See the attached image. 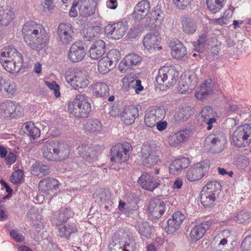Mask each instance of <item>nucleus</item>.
I'll return each instance as SVG.
<instances>
[{"label":"nucleus","instance_id":"f257e3e1","mask_svg":"<svg viewBox=\"0 0 251 251\" xmlns=\"http://www.w3.org/2000/svg\"><path fill=\"white\" fill-rule=\"evenodd\" d=\"M24 41L31 49L39 51L47 46L50 36L43 25L30 21L25 23L22 28Z\"/></svg>","mask_w":251,"mask_h":251},{"label":"nucleus","instance_id":"f03ea898","mask_svg":"<svg viewBox=\"0 0 251 251\" xmlns=\"http://www.w3.org/2000/svg\"><path fill=\"white\" fill-rule=\"evenodd\" d=\"M42 152L43 156L50 161H61L67 158L70 154V149L65 142H59L57 140H49L43 142Z\"/></svg>","mask_w":251,"mask_h":251},{"label":"nucleus","instance_id":"7ed1b4c3","mask_svg":"<svg viewBox=\"0 0 251 251\" xmlns=\"http://www.w3.org/2000/svg\"><path fill=\"white\" fill-rule=\"evenodd\" d=\"M0 62L7 72L15 73L21 70L23 59L21 54L15 49H4L0 52Z\"/></svg>","mask_w":251,"mask_h":251},{"label":"nucleus","instance_id":"20e7f679","mask_svg":"<svg viewBox=\"0 0 251 251\" xmlns=\"http://www.w3.org/2000/svg\"><path fill=\"white\" fill-rule=\"evenodd\" d=\"M68 110L75 117H87L91 110L89 97L82 94L76 95L73 100L69 104Z\"/></svg>","mask_w":251,"mask_h":251},{"label":"nucleus","instance_id":"39448f33","mask_svg":"<svg viewBox=\"0 0 251 251\" xmlns=\"http://www.w3.org/2000/svg\"><path fill=\"white\" fill-rule=\"evenodd\" d=\"M73 212L70 208H60L58 211V214L57 217L58 223L60 225L58 227V235L61 237H65L68 239L72 233L76 232L77 230L76 225L74 223H68L65 225H62L63 223L66 222L67 220L72 216Z\"/></svg>","mask_w":251,"mask_h":251},{"label":"nucleus","instance_id":"423d86ee","mask_svg":"<svg viewBox=\"0 0 251 251\" xmlns=\"http://www.w3.org/2000/svg\"><path fill=\"white\" fill-rule=\"evenodd\" d=\"M65 77L68 83L75 90H81L89 84L87 72L84 70L70 69L66 72Z\"/></svg>","mask_w":251,"mask_h":251},{"label":"nucleus","instance_id":"0eeeda50","mask_svg":"<svg viewBox=\"0 0 251 251\" xmlns=\"http://www.w3.org/2000/svg\"><path fill=\"white\" fill-rule=\"evenodd\" d=\"M232 140L237 147L248 146L251 143V126L244 124L238 126L232 134Z\"/></svg>","mask_w":251,"mask_h":251},{"label":"nucleus","instance_id":"6e6552de","mask_svg":"<svg viewBox=\"0 0 251 251\" xmlns=\"http://www.w3.org/2000/svg\"><path fill=\"white\" fill-rule=\"evenodd\" d=\"M132 150V147L128 143L118 144L113 146L110 151L111 161L120 164L126 162Z\"/></svg>","mask_w":251,"mask_h":251},{"label":"nucleus","instance_id":"1a4fd4ad","mask_svg":"<svg viewBox=\"0 0 251 251\" xmlns=\"http://www.w3.org/2000/svg\"><path fill=\"white\" fill-rule=\"evenodd\" d=\"M178 73L174 68L163 67L159 69L156 81L159 85H174L178 79Z\"/></svg>","mask_w":251,"mask_h":251},{"label":"nucleus","instance_id":"9d476101","mask_svg":"<svg viewBox=\"0 0 251 251\" xmlns=\"http://www.w3.org/2000/svg\"><path fill=\"white\" fill-rule=\"evenodd\" d=\"M206 141L209 143L211 151L216 153L221 152L225 148L226 138L223 132L216 131L209 135Z\"/></svg>","mask_w":251,"mask_h":251},{"label":"nucleus","instance_id":"9b49d317","mask_svg":"<svg viewBox=\"0 0 251 251\" xmlns=\"http://www.w3.org/2000/svg\"><path fill=\"white\" fill-rule=\"evenodd\" d=\"M166 114L165 109L161 107H153L146 111L144 121L150 127H154L158 121L162 120Z\"/></svg>","mask_w":251,"mask_h":251},{"label":"nucleus","instance_id":"f8f14e48","mask_svg":"<svg viewBox=\"0 0 251 251\" xmlns=\"http://www.w3.org/2000/svg\"><path fill=\"white\" fill-rule=\"evenodd\" d=\"M59 186V181L53 178H45L40 180L39 183L40 191L49 199L55 195Z\"/></svg>","mask_w":251,"mask_h":251},{"label":"nucleus","instance_id":"ddd939ff","mask_svg":"<svg viewBox=\"0 0 251 251\" xmlns=\"http://www.w3.org/2000/svg\"><path fill=\"white\" fill-rule=\"evenodd\" d=\"M209 169V166L204 162H200L194 165L188 170L186 178L189 181H195L200 179Z\"/></svg>","mask_w":251,"mask_h":251},{"label":"nucleus","instance_id":"4468645a","mask_svg":"<svg viewBox=\"0 0 251 251\" xmlns=\"http://www.w3.org/2000/svg\"><path fill=\"white\" fill-rule=\"evenodd\" d=\"M58 39L64 45H67L74 38V31L73 26L69 23H61L57 29Z\"/></svg>","mask_w":251,"mask_h":251},{"label":"nucleus","instance_id":"2eb2a0df","mask_svg":"<svg viewBox=\"0 0 251 251\" xmlns=\"http://www.w3.org/2000/svg\"><path fill=\"white\" fill-rule=\"evenodd\" d=\"M142 58L137 54L130 53L126 55L121 61L119 68L121 72H126L134 69L141 61Z\"/></svg>","mask_w":251,"mask_h":251},{"label":"nucleus","instance_id":"dca6fc26","mask_svg":"<svg viewBox=\"0 0 251 251\" xmlns=\"http://www.w3.org/2000/svg\"><path fill=\"white\" fill-rule=\"evenodd\" d=\"M86 54L84 44L81 41L74 43L70 48L69 53V60L72 62H78L81 61Z\"/></svg>","mask_w":251,"mask_h":251},{"label":"nucleus","instance_id":"f3484780","mask_svg":"<svg viewBox=\"0 0 251 251\" xmlns=\"http://www.w3.org/2000/svg\"><path fill=\"white\" fill-rule=\"evenodd\" d=\"M163 178L153 177L147 173H143L138 179V182L141 187L147 190L152 191L161 184Z\"/></svg>","mask_w":251,"mask_h":251},{"label":"nucleus","instance_id":"a211bd4d","mask_svg":"<svg viewBox=\"0 0 251 251\" xmlns=\"http://www.w3.org/2000/svg\"><path fill=\"white\" fill-rule=\"evenodd\" d=\"M105 32L110 35L112 38L119 39L125 34L127 27L126 25L121 22L108 24L105 27Z\"/></svg>","mask_w":251,"mask_h":251},{"label":"nucleus","instance_id":"6ab92c4d","mask_svg":"<svg viewBox=\"0 0 251 251\" xmlns=\"http://www.w3.org/2000/svg\"><path fill=\"white\" fill-rule=\"evenodd\" d=\"M1 110L5 118H15L22 113L21 107L10 100H6L2 103Z\"/></svg>","mask_w":251,"mask_h":251},{"label":"nucleus","instance_id":"aec40b11","mask_svg":"<svg viewBox=\"0 0 251 251\" xmlns=\"http://www.w3.org/2000/svg\"><path fill=\"white\" fill-rule=\"evenodd\" d=\"M185 219V216L180 211L175 213L172 218L168 220L167 226L165 227L166 232L172 234L178 230Z\"/></svg>","mask_w":251,"mask_h":251},{"label":"nucleus","instance_id":"412c9836","mask_svg":"<svg viewBox=\"0 0 251 251\" xmlns=\"http://www.w3.org/2000/svg\"><path fill=\"white\" fill-rule=\"evenodd\" d=\"M150 8V3L147 0H143L138 2L134 8L132 14L133 18L137 21H141L145 18Z\"/></svg>","mask_w":251,"mask_h":251},{"label":"nucleus","instance_id":"4be33fe9","mask_svg":"<svg viewBox=\"0 0 251 251\" xmlns=\"http://www.w3.org/2000/svg\"><path fill=\"white\" fill-rule=\"evenodd\" d=\"M80 156L89 162H93L97 160L99 152L93 147L87 145H82L77 148Z\"/></svg>","mask_w":251,"mask_h":251},{"label":"nucleus","instance_id":"5701e85b","mask_svg":"<svg viewBox=\"0 0 251 251\" xmlns=\"http://www.w3.org/2000/svg\"><path fill=\"white\" fill-rule=\"evenodd\" d=\"M165 208L164 202L159 200L150 201L148 209L151 216L154 219H158L164 214Z\"/></svg>","mask_w":251,"mask_h":251},{"label":"nucleus","instance_id":"b1692460","mask_svg":"<svg viewBox=\"0 0 251 251\" xmlns=\"http://www.w3.org/2000/svg\"><path fill=\"white\" fill-rule=\"evenodd\" d=\"M214 83L211 79L205 80L201 85L198 91L196 92L195 96L199 100L205 99L213 93Z\"/></svg>","mask_w":251,"mask_h":251},{"label":"nucleus","instance_id":"393cba45","mask_svg":"<svg viewBox=\"0 0 251 251\" xmlns=\"http://www.w3.org/2000/svg\"><path fill=\"white\" fill-rule=\"evenodd\" d=\"M211 225V222L207 221L194 227L191 229L190 234L191 240L196 242L201 239L205 233L206 231L209 228Z\"/></svg>","mask_w":251,"mask_h":251},{"label":"nucleus","instance_id":"a878e982","mask_svg":"<svg viewBox=\"0 0 251 251\" xmlns=\"http://www.w3.org/2000/svg\"><path fill=\"white\" fill-rule=\"evenodd\" d=\"M143 157L145 158L144 162L147 167L155 165L158 161L157 156L154 150L151 149L150 146H145L141 151Z\"/></svg>","mask_w":251,"mask_h":251},{"label":"nucleus","instance_id":"bb28decb","mask_svg":"<svg viewBox=\"0 0 251 251\" xmlns=\"http://www.w3.org/2000/svg\"><path fill=\"white\" fill-rule=\"evenodd\" d=\"M158 32L154 31L147 34L143 39V45L147 50L155 49L160 41Z\"/></svg>","mask_w":251,"mask_h":251},{"label":"nucleus","instance_id":"cd10ccee","mask_svg":"<svg viewBox=\"0 0 251 251\" xmlns=\"http://www.w3.org/2000/svg\"><path fill=\"white\" fill-rule=\"evenodd\" d=\"M190 163V160L186 157H181L176 159L172 162L170 166V172L174 175H178L182 170L187 168Z\"/></svg>","mask_w":251,"mask_h":251},{"label":"nucleus","instance_id":"c85d7f7f","mask_svg":"<svg viewBox=\"0 0 251 251\" xmlns=\"http://www.w3.org/2000/svg\"><path fill=\"white\" fill-rule=\"evenodd\" d=\"M105 44L103 41L99 40L95 42L89 50L90 57L93 59H98L105 52Z\"/></svg>","mask_w":251,"mask_h":251},{"label":"nucleus","instance_id":"c756f323","mask_svg":"<svg viewBox=\"0 0 251 251\" xmlns=\"http://www.w3.org/2000/svg\"><path fill=\"white\" fill-rule=\"evenodd\" d=\"M93 94L98 97H107L109 95L108 86L103 82H98L91 85Z\"/></svg>","mask_w":251,"mask_h":251},{"label":"nucleus","instance_id":"7c9ffc66","mask_svg":"<svg viewBox=\"0 0 251 251\" xmlns=\"http://www.w3.org/2000/svg\"><path fill=\"white\" fill-rule=\"evenodd\" d=\"M77 2L79 6V13L81 16L87 17L95 13L96 3H88L82 0H79Z\"/></svg>","mask_w":251,"mask_h":251},{"label":"nucleus","instance_id":"2f4dec72","mask_svg":"<svg viewBox=\"0 0 251 251\" xmlns=\"http://www.w3.org/2000/svg\"><path fill=\"white\" fill-rule=\"evenodd\" d=\"M138 116V109L133 106H129L123 112L122 116V120L126 125H130L134 122L135 119Z\"/></svg>","mask_w":251,"mask_h":251},{"label":"nucleus","instance_id":"473e14b6","mask_svg":"<svg viewBox=\"0 0 251 251\" xmlns=\"http://www.w3.org/2000/svg\"><path fill=\"white\" fill-rule=\"evenodd\" d=\"M22 129L25 134L33 140L40 136V130L31 122L24 124Z\"/></svg>","mask_w":251,"mask_h":251},{"label":"nucleus","instance_id":"72a5a7b5","mask_svg":"<svg viewBox=\"0 0 251 251\" xmlns=\"http://www.w3.org/2000/svg\"><path fill=\"white\" fill-rule=\"evenodd\" d=\"M22 129L25 134L33 140L40 136V130L31 122L24 124Z\"/></svg>","mask_w":251,"mask_h":251},{"label":"nucleus","instance_id":"f704fd0d","mask_svg":"<svg viewBox=\"0 0 251 251\" xmlns=\"http://www.w3.org/2000/svg\"><path fill=\"white\" fill-rule=\"evenodd\" d=\"M234 9L235 8L234 7L230 5L228 8L225 11L222 17L212 20V23L220 25L229 24L230 23Z\"/></svg>","mask_w":251,"mask_h":251},{"label":"nucleus","instance_id":"c9c22d12","mask_svg":"<svg viewBox=\"0 0 251 251\" xmlns=\"http://www.w3.org/2000/svg\"><path fill=\"white\" fill-rule=\"evenodd\" d=\"M14 18L13 11L9 7H0V23L6 25Z\"/></svg>","mask_w":251,"mask_h":251},{"label":"nucleus","instance_id":"e433bc0d","mask_svg":"<svg viewBox=\"0 0 251 251\" xmlns=\"http://www.w3.org/2000/svg\"><path fill=\"white\" fill-rule=\"evenodd\" d=\"M171 54L175 58H181L186 54V49L182 43L177 41L175 45L172 43Z\"/></svg>","mask_w":251,"mask_h":251},{"label":"nucleus","instance_id":"4c0bfd02","mask_svg":"<svg viewBox=\"0 0 251 251\" xmlns=\"http://www.w3.org/2000/svg\"><path fill=\"white\" fill-rule=\"evenodd\" d=\"M217 197L213 194H209L208 192L202 190L201 195V203L205 207H211L214 205Z\"/></svg>","mask_w":251,"mask_h":251},{"label":"nucleus","instance_id":"58836bf2","mask_svg":"<svg viewBox=\"0 0 251 251\" xmlns=\"http://www.w3.org/2000/svg\"><path fill=\"white\" fill-rule=\"evenodd\" d=\"M111 193L108 189H100L98 191L97 195L96 201L100 204H104L105 205L109 204L111 202L110 201ZM105 208L108 206L105 205Z\"/></svg>","mask_w":251,"mask_h":251},{"label":"nucleus","instance_id":"ea45409f","mask_svg":"<svg viewBox=\"0 0 251 251\" xmlns=\"http://www.w3.org/2000/svg\"><path fill=\"white\" fill-rule=\"evenodd\" d=\"M0 91L8 94H13L15 92V85L7 77H0Z\"/></svg>","mask_w":251,"mask_h":251},{"label":"nucleus","instance_id":"a19ab883","mask_svg":"<svg viewBox=\"0 0 251 251\" xmlns=\"http://www.w3.org/2000/svg\"><path fill=\"white\" fill-rule=\"evenodd\" d=\"M182 30L185 33L191 35L194 34L197 29L196 24L191 19L183 18L181 20Z\"/></svg>","mask_w":251,"mask_h":251},{"label":"nucleus","instance_id":"79ce46f5","mask_svg":"<svg viewBox=\"0 0 251 251\" xmlns=\"http://www.w3.org/2000/svg\"><path fill=\"white\" fill-rule=\"evenodd\" d=\"M102 127L101 122L98 119H90L85 124V130L90 132L100 131Z\"/></svg>","mask_w":251,"mask_h":251},{"label":"nucleus","instance_id":"37998d69","mask_svg":"<svg viewBox=\"0 0 251 251\" xmlns=\"http://www.w3.org/2000/svg\"><path fill=\"white\" fill-rule=\"evenodd\" d=\"M137 226L139 233L147 238L151 237L152 229L146 221L138 222Z\"/></svg>","mask_w":251,"mask_h":251},{"label":"nucleus","instance_id":"c03bdc74","mask_svg":"<svg viewBox=\"0 0 251 251\" xmlns=\"http://www.w3.org/2000/svg\"><path fill=\"white\" fill-rule=\"evenodd\" d=\"M98 70L101 74H106L113 69L115 66L106 56L101 58L98 63Z\"/></svg>","mask_w":251,"mask_h":251},{"label":"nucleus","instance_id":"a18cd8bd","mask_svg":"<svg viewBox=\"0 0 251 251\" xmlns=\"http://www.w3.org/2000/svg\"><path fill=\"white\" fill-rule=\"evenodd\" d=\"M209 10L213 14L220 12L224 5V0H206Z\"/></svg>","mask_w":251,"mask_h":251},{"label":"nucleus","instance_id":"49530a36","mask_svg":"<svg viewBox=\"0 0 251 251\" xmlns=\"http://www.w3.org/2000/svg\"><path fill=\"white\" fill-rule=\"evenodd\" d=\"M101 28L99 26H89L84 34V38L87 41H91L95 37H98Z\"/></svg>","mask_w":251,"mask_h":251},{"label":"nucleus","instance_id":"de8ad7c7","mask_svg":"<svg viewBox=\"0 0 251 251\" xmlns=\"http://www.w3.org/2000/svg\"><path fill=\"white\" fill-rule=\"evenodd\" d=\"M202 190L217 196L221 190V185L217 181H210L203 187Z\"/></svg>","mask_w":251,"mask_h":251},{"label":"nucleus","instance_id":"09e8293b","mask_svg":"<svg viewBox=\"0 0 251 251\" xmlns=\"http://www.w3.org/2000/svg\"><path fill=\"white\" fill-rule=\"evenodd\" d=\"M208 40V36L203 34L200 36L198 40L193 43L194 49L198 52H202L205 48Z\"/></svg>","mask_w":251,"mask_h":251},{"label":"nucleus","instance_id":"8fccbe9b","mask_svg":"<svg viewBox=\"0 0 251 251\" xmlns=\"http://www.w3.org/2000/svg\"><path fill=\"white\" fill-rule=\"evenodd\" d=\"M110 251H133V246L128 242L122 245L119 243L111 244L109 246Z\"/></svg>","mask_w":251,"mask_h":251},{"label":"nucleus","instance_id":"3c124183","mask_svg":"<svg viewBox=\"0 0 251 251\" xmlns=\"http://www.w3.org/2000/svg\"><path fill=\"white\" fill-rule=\"evenodd\" d=\"M111 63L115 67L121 58L120 52L116 49H112L108 51L106 56Z\"/></svg>","mask_w":251,"mask_h":251},{"label":"nucleus","instance_id":"603ef678","mask_svg":"<svg viewBox=\"0 0 251 251\" xmlns=\"http://www.w3.org/2000/svg\"><path fill=\"white\" fill-rule=\"evenodd\" d=\"M149 18L151 23L154 24L158 20H162L164 18V14L159 8H156L154 10L151 12V17Z\"/></svg>","mask_w":251,"mask_h":251},{"label":"nucleus","instance_id":"864d4df0","mask_svg":"<svg viewBox=\"0 0 251 251\" xmlns=\"http://www.w3.org/2000/svg\"><path fill=\"white\" fill-rule=\"evenodd\" d=\"M200 115L202 121L214 118L213 109L210 106H205L201 110Z\"/></svg>","mask_w":251,"mask_h":251},{"label":"nucleus","instance_id":"5fc2aeb1","mask_svg":"<svg viewBox=\"0 0 251 251\" xmlns=\"http://www.w3.org/2000/svg\"><path fill=\"white\" fill-rule=\"evenodd\" d=\"M23 178V172L19 170L16 172H14L10 177V181L14 184L20 183Z\"/></svg>","mask_w":251,"mask_h":251},{"label":"nucleus","instance_id":"6e6d98bb","mask_svg":"<svg viewBox=\"0 0 251 251\" xmlns=\"http://www.w3.org/2000/svg\"><path fill=\"white\" fill-rule=\"evenodd\" d=\"M189 108L185 107L179 110L175 115L176 121H183L187 119L190 114L186 113L188 111Z\"/></svg>","mask_w":251,"mask_h":251},{"label":"nucleus","instance_id":"4d7b16f0","mask_svg":"<svg viewBox=\"0 0 251 251\" xmlns=\"http://www.w3.org/2000/svg\"><path fill=\"white\" fill-rule=\"evenodd\" d=\"M250 217V214L246 210L239 211L237 214V221L240 224H243L248 221Z\"/></svg>","mask_w":251,"mask_h":251},{"label":"nucleus","instance_id":"13d9d810","mask_svg":"<svg viewBox=\"0 0 251 251\" xmlns=\"http://www.w3.org/2000/svg\"><path fill=\"white\" fill-rule=\"evenodd\" d=\"M191 131L188 129L181 130L176 132L180 144L187 141L190 136Z\"/></svg>","mask_w":251,"mask_h":251},{"label":"nucleus","instance_id":"bf43d9fd","mask_svg":"<svg viewBox=\"0 0 251 251\" xmlns=\"http://www.w3.org/2000/svg\"><path fill=\"white\" fill-rule=\"evenodd\" d=\"M176 7L179 10L186 9L190 3V0H173Z\"/></svg>","mask_w":251,"mask_h":251},{"label":"nucleus","instance_id":"052dcab7","mask_svg":"<svg viewBox=\"0 0 251 251\" xmlns=\"http://www.w3.org/2000/svg\"><path fill=\"white\" fill-rule=\"evenodd\" d=\"M45 83L50 90L53 91V93L56 97L57 98L60 96L59 86L55 81H53L51 82L46 81Z\"/></svg>","mask_w":251,"mask_h":251},{"label":"nucleus","instance_id":"680f3d73","mask_svg":"<svg viewBox=\"0 0 251 251\" xmlns=\"http://www.w3.org/2000/svg\"><path fill=\"white\" fill-rule=\"evenodd\" d=\"M168 142L171 146L174 147H177L180 144L176 133L172 134L168 136Z\"/></svg>","mask_w":251,"mask_h":251},{"label":"nucleus","instance_id":"e2e57ef3","mask_svg":"<svg viewBox=\"0 0 251 251\" xmlns=\"http://www.w3.org/2000/svg\"><path fill=\"white\" fill-rule=\"evenodd\" d=\"M242 251H251V236H247L241 244Z\"/></svg>","mask_w":251,"mask_h":251},{"label":"nucleus","instance_id":"0e129e2a","mask_svg":"<svg viewBox=\"0 0 251 251\" xmlns=\"http://www.w3.org/2000/svg\"><path fill=\"white\" fill-rule=\"evenodd\" d=\"M10 235L11 237L17 242H22L24 241L25 237L20 233L18 230L14 229L11 231Z\"/></svg>","mask_w":251,"mask_h":251},{"label":"nucleus","instance_id":"69168bd1","mask_svg":"<svg viewBox=\"0 0 251 251\" xmlns=\"http://www.w3.org/2000/svg\"><path fill=\"white\" fill-rule=\"evenodd\" d=\"M118 208L121 211L125 212H131L133 210L136 209V206H134L133 208H130V206L126 204V202L120 201Z\"/></svg>","mask_w":251,"mask_h":251},{"label":"nucleus","instance_id":"338daca9","mask_svg":"<svg viewBox=\"0 0 251 251\" xmlns=\"http://www.w3.org/2000/svg\"><path fill=\"white\" fill-rule=\"evenodd\" d=\"M17 159V156L13 152H9L5 157L6 163L8 165L13 164Z\"/></svg>","mask_w":251,"mask_h":251},{"label":"nucleus","instance_id":"774afa93","mask_svg":"<svg viewBox=\"0 0 251 251\" xmlns=\"http://www.w3.org/2000/svg\"><path fill=\"white\" fill-rule=\"evenodd\" d=\"M237 163L241 168H246L249 164V159L245 156H241L238 158Z\"/></svg>","mask_w":251,"mask_h":251}]
</instances>
